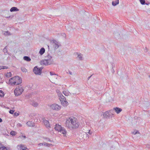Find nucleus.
<instances>
[{"mask_svg": "<svg viewBox=\"0 0 150 150\" xmlns=\"http://www.w3.org/2000/svg\"><path fill=\"white\" fill-rule=\"evenodd\" d=\"M6 33H5V34H6V35H10V32H9L8 31H6L5 32Z\"/></svg>", "mask_w": 150, "mask_h": 150, "instance_id": "2f4dec72", "label": "nucleus"}, {"mask_svg": "<svg viewBox=\"0 0 150 150\" xmlns=\"http://www.w3.org/2000/svg\"><path fill=\"white\" fill-rule=\"evenodd\" d=\"M5 76L8 78H9L12 76V74L11 72H7L5 75Z\"/></svg>", "mask_w": 150, "mask_h": 150, "instance_id": "5701e85b", "label": "nucleus"}, {"mask_svg": "<svg viewBox=\"0 0 150 150\" xmlns=\"http://www.w3.org/2000/svg\"><path fill=\"white\" fill-rule=\"evenodd\" d=\"M132 133L133 134H135L137 133L139 134V133L138 131H134Z\"/></svg>", "mask_w": 150, "mask_h": 150, "instance_id": "c756f323", "label": "nucleus"}, {"mask_svg": "<svg viewBox=\"0 0 150 150\" xmlns=\"http://www.w3.org/2000/svg\"><path fill=\"white\" fill-rule=\"evenodd\" d=\"M45 50L43 47L40 50L39 52V53L41 55H42L43 54L45 53Z\"/></svg>", "mask_w": 150, "mask_h": 150, "instance_id": "dca6fc26", "label": "nucleus"}, {"mask_svg": "<svg viewBox=\"0 0 150 150\" xmlns=\"http://www.w3.org/2000/svg\"><path fill=\"white\" fill-rule=\"evenodd\" d=\"M51 42L53 45V47L55 49H57L59 47V43L57 41L53 40L51 41Z\"/></svg>", "mask_w": 150, "mask_h": 150, "instance_id": "1a4fd4ad", "label": "nucleus"}, {"mask_svg": "<svg viewBox=\"0 0 150 150\" xmlns=\"http://www.w3.org/2000/svg\"><path fill=\"white\" fill-rule=\"evenodd\" d=\"M17 125L18 127H21L22 126V125L21 124L19 123H18L17 124Z\"/></svg>", "mask_w": 150, "mask_h": 150, "instance_id": "72a5a7b5", "label": "nucleus"}, {"mask_svg": "<svg viewBox=\"0 0 150 150\" xmlns=\"http://www.w3.org/2000/svg\"><path fill=\"white\" fill-rule=\"evenodd\" d=\"M149 77L150 78V75H149Z\"/></svg>", "mask_w": 150, "mask_h": 150, "instance_id": "49530a36", "label": "nucleus"}, {"mask_svg": "<svg viewBox=\"0 0 150 150\" xmlns=\"http://www.w3.org/2000/svg\"><path fill=\"white\" fill-rule=\"evenodd\" d=\"M113 110H114L115 111V112H116L117 114L119 113L122 110V109L119 108L118 107H116V108H113Z\"/></svg>", "mask_w": 150, "mask_h": 150, "instance_id": "ddd939ff", "label": "nucleus"}, {"mask_svg": "<svg viewBox=\"0 0 150 150\" xmlns=\"http://www.w3.org/2000/svg\"><path fill=\"white\" fill-rule=\"evenodd\" d=\"M2 69V68H1V69H0H0Z\"/></svg>", "mask_w": 150, "mask_h": 150, "instance_id": "09e8293b", "label": "nucleus"}, {"mask_svg": "<svg viewBox=\"0 0 150 150\" xmlns=\"http://www.w3.org/2000/svg\"><path fill=\"white\" fill-rule=\"evenodd\" d=\"M14 112V111H13V110H11L9 111V112L11 114H13Z\"/></svg>", "mask_w": 150, "mask_h": 150, "instance_id": "7c9ffc66", "label": "nucleus"}, {"mask_svg": "<svg viewBox=\"0 0 150 150\" xmlns=\"http://www.w3.org/2000/svg\"><path fill=\"white\" fill-rule=\"evenodd\" d=\"M50 108L54 110H59L60 109L61 107L57 104L54 103L51 105Z\"/></svg>", "mask_w": 150, "mask_h": 150, "instance_id": "6e6552de", "label": "nucleus"}, {"mask_svg": "<svg viewBox=\"0 0 150 150\" xmlns=\"http://www.w3.org/2000/svg\"><path fill=\"white\" fill-rule=\"evenodd\" d=\"M64 34L65 35V36H66V35L65 34Z\"/></svg>", "mask_w": 150, "mask_h": 150, "instance_id": "de8ad7c7", "label": "nucleus"}, {"mask_svg": "<svg viewBox=\"0 0 150 150\" xmlns=\"http://www.w3.org/2000/svg\"><path fill=\"white\" fill-rule=\"evenodd\" d=\"M2 76L3 75L2 74H0V81L1 80L2 78Z\"/></svg>", "mask_w": 150, "mask_h": 150, "instance_id": "c9c22d12", "label": "nucleus"}, {"mask_svg": "<svg viewBox=\"0 0 150 150\" xmlns=\"http://www.w3.org/2000/svg\"><path fill=\"white\" fill-rule=\"evenodd\" d=\"M145 4H146V5H148V4L147 3H145Z\"/></svg>", "mask_w": 150, "mask_h": 150, "instance_id": "c03bdc74", "label": "nucleus"}, {"mask_svg": "<svg viewBox=\"0 0 150 150\" xmlns=\"http://www.w3.org/2000/svg\"><path fill=\"white\" fill-rule=\"evenodd\" d=\"M0 150H11L9 147H6L1 144H0Z\"/></svg>", "mask_w": 150, "mask_h": 150, "instance_id": "9d476101", "label": "nucleus"}, {"mask_svg": "<svg viewBox=\"0 0 150 150\" xmlns=\"http://www.w3.org/2000/svg\"><path fill=\"white\" fill-rule=\"evenodd\" d=\"M77 57L79 58V59L80 60H82L83 59V55L81 53H77Z\"/></svg>", "mask_w": 150, "mask_h": 150, "instance_id": "a211bd4d", "label": "nucleus"}, {"mask_svg": "<svg viewBox=\"0 0 150 150\" xmlns=\"http://www.w3.org/2000/svg\"><path fill=\"white\" fill-rule=\"evenodd\" d=\"M7 47V46H6L3 49V52H4L5 54H6V53L7 54L8 53Z\"/></svg>", "mask_w": 150, "mask_h": 150, "instance_id": "4be33fe9", "label": "nucleus"}, {"mask_svg": "<svg viewBox=\"0 0 150 150\" xmlns=\"http://www.w3.org/2000/svg\"><path fill=\"white\" fill-rule=\"evenodd\" d=\"M119 3V0H116L115 1H113L112 2V4L113 6H115L118 4Z\"/></svg>", "mask_w": 150, "mask_h": 150, "instance_id": "6ab92c4d", "label": "nucleus"}, {"mask_svg": "<svg viewBox=\"0 0 150 150\" xmlns=\"http://www.w3.org/2000/svg\"><path fill=\"white\" fill-rule=\"evenodd\" d=\"M26 124L29 127H33L35 125L34 123L30 121L28 122Z\"/></svg>", "mask_w": 150, "mask_h": 150, "instance_id": "2eb2a0df", "label": "nucleus"}, {"mask_svg": "<svg viewBox=\"0 0 150 150\" xmlns=\"http://www.w3.org/2000/svg\"><path fill=\"white\" fill-rule=\"evenodd\" d=\"M32 105L34 107H37L38 105V103L36 102H33L32 104Z\"/></svg>", "mask_w": 150, "mask_h": 150, "instance_id": "393cba45", "label": "nucleus"}, {"mask_svg": "<svg viewBox=\"0 0 150 150\" xmlns=\"http://www.w3.org/2000/svg\"><path fill=\"white\" fill-rule=\"evenodd\" d=\"M50 144L51 145V144H43V145L44 146H49Z\"/></svg>", "mask_w": 150, "mask_h": 150, "instance_id": "473e14b6", "label": "nucleus"}, {"mask_svg": "<svg viewBox=\"0 0 150 150\" xmlns=\"http://www.w3.org/2000/svg\"><path fill=\"white\" fill-rule=\"evenodd\" d=\"M9 82L11 85H19L22 83V79L18 76H16L10 79Z\"/></svg>", "mask_w": 150, "mask_h": 150, "instance_id": "7ed1b4c3", "label": "nucleus"}, {"mask_svg": "<svg viewBox=\"0 0 150 150\" xmlns=\"http://www.w3.org/2000/svg\"><path fill=\"white\" fill-rule=\"evenodd\" d=\"M103 115H104V117H105L106 118L110 117H111L110 113L109 112V111H106L104 113V114H103Z\"/></svg>", "mask_w": 150, "mask_h": 150, "instance_id": "4468645a", "label": "nucleus"}, {"mask_svg": "<svg viewBox=\"0 0 150 150\" xmlns=\"http://www.w3.org/2000/svg\"><path fill=\"white\" fill-rule=\"evenodd\" d=\"M52 58V56L48 54L45 56V59H44L40 61V63L42 65L48 66L51 65L53 64V60Z\"/></svg>", "mask_w": 150, "mask_h": 150, "instance_id": "f03ea898", "label": "nucleus"}, {"mask_svg": "<svg viewBox=\"0 0 150 150\" xmlns=\"http://www.w3.org/2000/svg\"><path fill=\"white\" fill-rule=\"evenodd\" d=\"M91 76H89V77L88 78V80H89V79H90V78L91 77Z\"/></svg>", "mask_w": 150, "mask_h": 150, "instance_id": "79ce46f5", "label": "nucleus"}, {"mask_svg": "<svg viewBox=\"0 0 150 150\" xmlns=\"http://www.w3.org/2000/svg\"><path fill=\"white\" fill-rule=\"evenodd\" d=\"M113 110H111L109 111V112L111 114L110 117H112L114 116V114L113 112Z\"/></svg>", "mask_w": 150, "mask_h": 150, "instance_id": "b1692460", "label": "nucleus"}, {"mask_svg": "<svg viewBox=\"0 0 150 150\" xmlns=\"http://www.w3.org/2000/svg\"><path fill=\"white\" fill-rule=\"evenodd\" d=\"M4 92L0 90V96L3 97L4 96Z\"/></svg>", "mask_w": 150, "mask_h": 150, "instance_id": "cd10ccee", "label": "nucleus"}, {"mask_svg": "<svg viewBox=\"0 0 150 150\" xmlns=\"http://www.w3.org/2000/svg\"><path fill=\"white\" fill-rule=\"evenodd\" d=\"M19 11V9L16 7H13L10 9V11L11 12L17 11Z\"/></svg>", "mask_w": 150, "mask_h": 150, "instance_id": "f3484780", "label": "nucleus"}, {"mask_svg": "<svg viewBox=\"0 0 150 150\" xmlns=\"http://www.w3.org/2000/svg\"><path fill=\"white\" fill-rule=\"evenodd\" d=\"M50 74L51 75H52L53 74L52 73V72H50Z\"/></svg>", "mask_w": 150, "mask_h": 150, "instance_id": "ea45409f", "label": "nucleus"}, {"mask_svg": "<svg viewBox=\"0 0 150 150\" xmlns=\"http://www.w3.org/2000/svg\"><path fill=\"white\" fill-rule=\"evenodd\" d=\"M23 59L29 62L30 61L31 59L30 57L28 56H24L23 57Z\"/></svg>", "mask_w": 150, "mask_h": 150, "instance_id": "aec40b11", "label": "nucleus"}, {"mask_svg": "<svg viewBox=\"0 0 150 150\" xmlns=\"http://www.w3.org/2000/svg\"><path fill=\"white\" fill-rule=\"evenodd\" d=\"M2 121V119L0 118V122H1Z\"/></svg>", "mask_w": 150, "mask_h": 150, "instance_id": "a19ab883", "label": "nucleus"}, {"mask_svg": "<svg viewBox=\"0 0 150 150\" xmlns=\"http://www.w3.org/2000/svg\"><path fill=\"white\" fill-rule=\"evenodd\" d=\"M48 48L49 49V46L48 45Z\"/></svg>", "mask_w": 150, "mask_h": 150, "instance_id": "a18cd8bd", "label": "nucleus"}, {"mask_svg": "<svg viewBox=\"0 0 150 150\" xmlns=\"http://www.w3.org/2000/svg\"><path fill=\"white\" fill-rule=\"evenodd\" d=\"M2 67L3 69H6L8 68V67L6 66H3Z\"/></svg>", "mask_w": 150, "mask_h": 150, "instance_id": "e433bc0d", "label": "nucleus"}, {"mask_svg": "<svg viewBox=\"0 0 150 150\" xmlns=\"http://www.w3.org/2000/svg\"><path fill=\"white\" fill-rule=\"evenodd\" d=\"M63 93L66 96H67L69 95V93L70 94L69 92L67 91H63Z\"/></svg>", "mask_w": 150, "mask_h": 150, "instance_id": "412c9836", "label": "nucleus"}, {"mask_svg": "<svg viewBox=\"0 0 150 150\" xmlns=\"http://www.w3.org/2000/svg\"><path fill=\"white\" fill-rule=\"evenodd\" d=\"M48 141H50V142H51L52 141L51 140H50V139H48Z\"/></svg>", "mask_w": 150, "mask_h": 150, "instance_id": "37998d69", "label": "nucleus"}, {"mask_svg": "<svg viewBox=\"0 0 150 150\" xmlns=\"http://www.w3.org/2000/svg\"><path fill=\"white\" fill-rule=\"evenodd\" d=\"M10 134L13 136H14L16 134V132L14 131H12L10 132Z\"/></svg>", "mask_w": 150, "mask_h": 150, "instance_id": "bb28decb", "label": "nucleus"}, {"mask_svg": "<svg viewBox=\"0 0 150 150\" xmlns=\"http://www.w3.org/2000/svg\"><path fill=\"white\" fill-rule=\"evenodd\" d=\"M54 129L62 133L63 134V136H64L66 135L67 133L66 130L64 128L62 127L60 125L56 124Z\"/></svg>", "mask_w": 150, "mask_h": 150, "instance_id": "20e7f679", "label": "nucleus"}, {"mask_svg": "<svg viewBox=\"0 0 150 150\" xmlns=\"http://www.w3.org/2000/svg\"><path fill=\"white\" fill-rule=\"evenodd\" d=\"M140 2L142 5L145 4V0H139Z\"/></svg>", "mask_w": 150, "mask_h": 150, "instance_id": "a878e982", "label": "nucleus"}, {"mask_svg": "<svg viewBox=\"0 0 150 150\" xmlns=\"http://www.w3.org/2000/svg\"><path fill=\"white\" fill-rule=\"evenodd\" d=\"M66 125L70 129L78 128L79 124L76 118L73 117L69 118L66 121Z\"/></svg>", "mask_w": 150, "mask_h": 150, "instance_id": "f257e3e1", "label": "nucleus"}, {"mask_svg": "<svg viewBox=\"0 0 150 150\" xmlns=\"http://www.w3.org/2000/svg\"><path fill=\"white\" fill-rule=\"evenodd\" d=\"M68 71L69 72V74H70V75H72V72L71 71Z\"/></svg>", "mask_w": 150, "mask_h": 150, "instance_id": "4c0bfd02", "label": "nucleus"}, {"mask_svg": "<svg viewBox=\"0 0 150 150\" xmlns=\"http://www.w3.org/2000/svg\"><path fill=\"white\" fill-rule=\"evenodd\" d=\"M59 98L63 105L64 106H67V105L68 103L66 100L65 97L62 94H59Z\"/></svg>", "mask_w": 150, "mask_h": 150, "instance_id": "423d86ee", "label": "nucleus"}, {"mask_svg": "<svg viewBox=\"0 0 150 150\" xmlns=\"http://www.w3.org/2000/svg\"><path fill=\"white\" fill-rule=\"evenodd\" d=\"M43 68V67H42L38 68L36 66L34 67L33 69V71L36 74L40 75L42 73V69Z\"/></svg>", "mask_w": 150, "mask_h": 150, "instance_id": "0eeeda50", "label": "nucleus"}, {"mask_svg": "<svg viewBox=\"0 0 150 150\" xmlns=\"http://www.w3.org/2000/svg\"><path fill=\"white\" fill-rule=\"evenodd\" d=\"M17 148L18 150H25L27 149L25 145L22 144L17 146Z\"/></svg>", "mask_w": 150, "mask_h": 150, "instance_id": "f8f14e48", "label": "nucleus"}, {"mask_svg": "<svg viewBox=\"0 0 150 150\" xmlns=\"http://www.w3.org/2000/svg\"><path fill=\"white\" fill-rule=\"evenodd\" d=\"M43 145V143H39L38 144V145L39 146H42Z\"/></svg>", "mask_w": 150, "mask_h": 150, "instance_id": "f704fd0d", "label": "nucleus"}, {"mask_svg": "<svg viewBox=\"0 0 150 150\" xmlns=\"http://www.w3.org/2000/svg\"><path fill=\"white\" fill-rule=\"evenodd\" d=\"M23 91V88L21 86H20L15 89L14 92L15 95L18 96L21 94Z\"/></svg>", "mask_w": 150, "mask_h": 150, "instance_id": "39448f33", "label": "nucleus"}, {"mask_svg": "<svg viewBox=\"0 0 150 150\" xmlns=\"http://www.w3.org/2000/svg\"><path fill=\"white\" fill-rule=\"evenodd\" d=\"M21 70L23 72H26L27 70L24 67H22L21 68Z\"/></svg>", "mask_w": 150, "mask_h": 150, "instance_id": "c85d7f7f", "label": "nucleus"}, {"mask_svg": "<svg viewBox=\"0 0 150 150\" xmlns=\"http://www.w3.org/2000/svg\"><path fill=\"white\" fill-rule=\"evenodd\" d=\"M88 133L90 134H91V133L90 132V130H89V131Z\"/></svg>", "mask_w": 150, "mask_h": 150, "instance_id": "58836bf2", "label": "nucleus"}, {"mask_svg": "<svg viewBox=\"0 0 150 150\" xmlns=\"http://www.w3.org/2000/svg\"><path fill=\"white\" fill-rule=\"evenodd\" d=\"M42 120L45 125L46 127L49 128L50 127V124L48 121L46 120L45 118H43Z\"/></svg>", "mask_w": 150, "mask_h": 150, "instance_id": "9b49d317", "label": "nucleus"}]
</instances>
